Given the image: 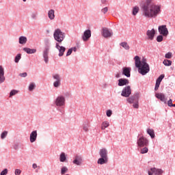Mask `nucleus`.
<instances>
[{"mask_svg": "<svg viewBox=\"0 0 175 175\" xmlns=\"http://www.w3.org/2000/svg\"><path fill=\"white\" fill-rule=\"evenodd\" d=\"M141 9L143 16L146 18H155L161 13V6L154 3V0H146Z\"/></svg>", "mask_w": 175, "mask_h": 175, "instance_id": "f257e3e1", "label": "nucleus"}, {"mask_svg": "<svg viewBox=\"0 0 175 175\" xmlns=\"http://www.w3.org/2000/svg\"><path fill=\"white\" fill-rule=\"evenodd\" d=\"M134 59L135 66L138 68V72L142 75V76L147 75V73L150 72V66L147 64V59H146V58L143 57L142 60H140V57L137 55L134 57Z\"/></svg>", "mask_w": 175, "mask_h": 175, "instance_id": "f03ea898", "label": "nucleus"}, {"mask_svg": "<svg viewBox=\"0 0 175 175\" xmlns=\"http://www.w3.org/2000/svg\"><path fill=\"white\" fill-rule=\"evenodd\" d=\"M53 38L58 43H62L65 39V33L61 31V29H57L55 30L53 33Z\"/></svg>", "mask_w": 175, "mask_h": 175, "instance_id": "7ed1b4c3", "label": "nucleus"}, {"mask_svg": "<svg viewBox=\"0 0 175 175\" xmlns=\"http://www.w3.org/2000/svg\"><path fill=\"white\" fill-rule=\"evenodd\" d=\"M137 144L138 147H147L148 146V139L142 136L137 139Z\"/></svg>", "mask_w": 175, "mask_h": 175, "instance_id": "20e7f679", "label": "nucleus"}, {"mask_svg": "<svg viewBox=\"0 0 175 175\" xmlns=\"http://www.w3.org/2000/svg\"><path fill=\"white\" fill-rule=\"evenodd\" d=\"M158 29L160 35L165 37L169 35V30L167 29V27H166V25L159 26Z\"/></svg>", "mask_w": 175, "mask_h": 175, "instance_id": "39448f33", "label": "nucleus"}, {"mask_svg": "<svg viewBox=\"0 0 175 175\" xmlns=\"http://www.w3.org/2000/svg\"><path fill=\"white\" fill-rule=\"evenodd\" d=\"M132 94V90L131 89V86H126L122 91L121 95L122 96H124L125 98H129Z\"/></svg>", "mask_w": 175, "mask_h": 175, "instance_id": "423d86ee", "label": "nucleus"}, {"mask_svg": "<svg viewBox=\"0 0 175 175\" xmlns=\"http://www.w3.org/2000/svg\"><path fill=\"white\" fill-rule=\"evenodd\" d=\"M148 175H161L163 173V170L161 169H157L155 167L150 168V170L148 171Z\"/></svg>", "mask_w": 175, "mask_h": 175, "instance_id": "0eeeda50", "label": "nucleus"}, {"mask_svg": "<svg viewBox=\"0 0 175 175\" xmlns=\"http://www.w3.org/2000/svg\"><path fill=\"white\" fill-rule=\"evenodd\" d=\"M53 77L55 80H56L53 83L54 87H55V88L59 87V85H61V77H59V75L55 74V75H53Z\"/></svg>", "mask_w": 175, "mask_h": 175, "instance_id": "6e6552de", "label": "nucleus"}, {"mask_svg": "<svg viewBox=\"0 0 175 175\" xmlns=\"http://www.w3.org/2000/svg\"><path fill=\"white\" fill-rule=\"evenodd\" d=\"M56 106H64L65 105V97L60 96H58L55 100Z\"/></svg>", "mask_w": 175, "mask_h": 175, "instance_id": "1a4fd4ad", "label": "nucleus"}, {"mask_svg": "<svg viewBox=\"0 0 175 175\" xmlns=\"http://www.w3.org/2000/svg\"><path fill=\"white\" fill-rule=\"evenodd\" d=\"M90 38H91V30H85L82 36L83 42H88Z\"/></svg>", "mask_w": 175, "mask_h": 175, "instance_id": "9d476101", "label": "nucleus"}, {"mask_svg": "<svg viewBox=\"0 0 175 175\" xmlns=\"http://www.w3.org/2000/svg\"><path fill=\"white\" fill-rule=\"evenodd\" d=\"M164 77H165V75H161L157 79L156 85H155V87H154V91H158V89L159 88V85H161V82L162 81V80H163Z\"/></svg>", "mask_w": 175, "mask_h": 175, "instance_id": "9b49d317", "label": "nucleus"}, {"mask_svg": "<svg viewBox=\"0 0 175 175\" xmlns=\"http://www.w3.org/2000/svg\"><path fill=\"white\" fill-rule=\"evenodd\" d=\"M55 47L59 50V57H62V55H64V53H65V50H66V48L59 46V43H56Z\"/></svg>", "mask_w": 175, "mask_h": 175, "instance_id": "f8f14e48", "label": "nucleus"}, {"mask_svg": "<svg viewBox=\"0 0 175 175\" xmlns=\"http://www.w3.org/2000/svg\"><path fill=\"white\" fill-rule=\"evenodd\" d=\"M146 35L150 40H154V37L155 36V29H152L151 30H148L146 31Z\"/></svg>", "mask_w": 175, "mask_h": 175, "instance_id": "ddd939ff", "label": "nucleus"}, {"mask_svg": "<svg viewBox=\"0 0 175 175\" xmlns=\"http://www.w3.org/2000/svg\"><path fill=\"white\" fill-rule=\"evenodd\" d=\"M72 163L75 165H77L78 166H79L80 165H81V163H83V158L81 156L77 155L75 156V158Z\"/></svg>", "mask_w": 175, "mask_h": 175, "instance_id": "4468645a", "label": "nucleus"}, {"mask_svg": "<svg viewBox=\"0 0 175 175\" xmlns=\"http://www.w3.org/2000/svg\"><path fill=\"white\" fill-rule=\"evenodd\" d=\"M111 35H113V33H111L109 29L104 28L103 29V36H104V38H110Z\"/></svg>", "mask_w": 175, "mask_h": 175, "instance_id": "2eb2a0df", "label": "nucleus"}, {"mask_svg": "<svg viewBox=\"0 0 175 175\" xmlns=\"http://www.w3.org/2000/svg\"><path fill=\"white\" fill-rule=\"evenodd\" d=\"M38 137V131H33L30 134V142L34 143V142H36V138Z\"/></svg>", "mask_w": 175, "mask_h": 175, "instance_id": "dca6fc26", "label": "nucleus"}, {"mask_svg": "<svg viewBox=\"0 0 175 175\" xmlns=\"http://www.w3.org/2000/svg\"><path fill=\"white\" fill-rule=\"evenodd\" d=\"M5 81V71L3 68L0 66V84H2Z\"/></svg>", "mask_w": 175, "mask_h": 175, "instance_id": "f3484780", "label": "nucleus"}, {"mask_svg": "<svg viewBox=\"0 0 175 175\" xmlns=\"http://www.w3.org/2000/svg\"><path fill=\"white\" fill-rule=\"evenodd\" d=\"M128 84H129V81L126 79H120L118 80L119 87H122V86L126 85Z\"/></svg>", "mask_w": 175, "mask_h": 175, "instance_id": "a211bd4d", "label": "nucleus"}, {"mask_svg": "<svg viewBox=\"0 0 175 175\" xmlns=\"http://www.w3.org/2000/svg\"><path fill=\"white\" fill-rule=\"evenodd\" d=\"M156 98L157 99H160L161 102H164V103H166V97L165 96V94L162 93H157L155 94Z\"/></svg>", "mask_w": 175, "mask_h": 175, "instance_id": "6ab92c4d", "label": "nucleus"}, {"mask_svg": "<svg viewBox=\"0 0 175 175\" xmlns=\"http://www.w3.org/2000/svg\"><path fill=\"white\" fill-rule=\"evenodd\" d=\"M122 70V75L126 77H131V68L124 67Z\"/></svg>", "mask_w": 175, "mask_h": 175, "instance_id": "aec40b11", "label": "nucleus"}, {"mask_svg": "<svg viewBox=\"0 0 175 175\" xmlns=\"http://www.w3.org/2000/svg\"><path fill=\"white\" fill-rule=\"evenodd\" d=\"M107 162H109V158L100 157L98 159L97 163H98V165H105L107 163Z\"/></svg>", "mask_w": 175, "mask_h": 175, "instance_id": "412c9836", "label": "nucleus"}, {"mask_svg": "<svg viewBox=\"0 0 175 175\" xmlns=\"http://www.w3.org/2000/svg\"><path fill=\"white\" fill-rule=\"evenodd\" d=\"M100 157L101 158H109L107 157V150L106 148H103L99 152Z\"/></svg>", "mask_w": 175, "mask_h": 175, "instance_id": "4be33fe9", "label": "nucleus"}, {"mask_svg": "<svg viewBox=\"0 0 175 175\" xmlns=\"http://www.w3.org/2000/svg\"><path fill=\"white\" fill-rule=\"evenodd\" d=\"M48 17L51 20H54V18H55V12L54 11V10H50L48 12Z\"/></svg>", "mask_w": 175, "mask_h": 175, "instance_id": "5701e85b", "label": "nucleus"}, {"mask_svg": "<svg viewBox=\"0 0 175 175\" xmlns=\"http://www.w3.org/2000/svg\"><path fill=\"white\" fill-rule=\"evenodd\" d=\"M23 51L27 53V54H35V53H36V49H29V48H23Z\"/></svg>", "mask_w": 175, "mask_h": 175, "instance_id": "b1692460", "label": "nucleus"}, {"mask_svg": "<svg viewBox=\"0 0 175 175\" xmlns=\"http://www.w3.org/2000/svg\"><path fill=\"white\" fill-rule=\"evenodd\" d=\"M43 57L44 62L47 64V62H49V49H46L44 51Z\"/></svg>", "mask_w": 175, "mask_h": 175, "instance_id": "393cba45", "label": "nucleus"}, {"mask_svg": "<svg viewBox=\"0 0 175 175\" xmlns=\"http://www.w3.org/2000/svg\"><path fill=\"white\" fill-rule=\"evenodd\" d=\"M147 133L150 136L151 139H154V137H155V132L153 129H148L147 130Z\"/></svg>", "mask_w": 175, "mask_h": 175, "instance_id": "a878e982", "label": "nucleus"}, {"mask_svg": "<svg viewBox=\"0 0 175 175\" xmlns=\"http://www.w3.org/2000/svg\"><path fill=\"white\" fill-rule=\"evenodd\" d=\"M27 40H28L27 39V37L21 36L19 38V43H20V44H25V43H27Z\"/></svg>", "mask_w": 175, "mask_h": 175, "instance_id": "bb28decb", "label": "nucleus"}, {"mask_svg": "<svg viewBox=\"0 0 175 175\" xmlns=\"http://www.w3.org/2000/svg\"><path fill=\"white\" fill-rule=\"evenodd\" d=\"M110 123L109 122H103L101 124V129L104 131V129H106L108 126H109Z\"/></svg>", "mask_w": 175, "mask_h": 175, "instance_id": "cd10ccee", "label": "nucleus"}, {"mask_svg": "<svg viewBox=\"0 0 175 175\" xmlns=\"http://www.w3.org/2000/svg\"><path fill=\"white\" fill-rule=\"evenodd\" d=\"M60 162H65L66 161V156L64 152H62L59 157Z\"/></svg>", "mask_w": 175, "mask_h": 175, "instance_id": "c85d7f7f", "label": "nucleus"}, {"mask_svg": "<svg viewBox=\"0 0 175 175\" xmlns=\"http://www.w3.org/2000/svg\"><path fill=\"white\" fill-rule=\"evenodd\" d=\"M120 46H122L123 49H125V50H129V45L128 44L127 42H123L120 43Z\"/></svg>", "mask_w": 175, "mask_h": 175, "instance_id": "c756f323", "label": "nucleus"}, {"mask_svg": "<svg viewBox=\"0 0 175 175\" xmlns=\"http://www.w3.org/2000/svg\"><path fill=\"white\" fill-rule=\"evenodd\" d=\"M163 63L165 66H170L172 65V61L168 59H165Z\"/></svg>", "mask_w": 175, "mask_h": 175, "instance_id": "7c9ffc66", "label": "nucleus"}, {"mask_svg": "<svg viewBox=\"0 0 175 175\" xmlns=\"http://www.w3.org/2000/svg\"><path fill=\"white\" fill-rule=\"evenodd\" d=\"M139 7L135 6L133 10V16H136L137 13H139Z\"/></svg>", "mask_w": 175, "mask_h": 175, "instance_id": "2f4dec72", "label": "nucleus"}, {"mask_svg": "<svg viewBox=\"0 0 175 175\" xmlns=\"http://www.w3.org/2000/svg\"><path fill=\"white\" fill-rule=\"evenodd\" d=\"M16 94H18V91H17L16 90H12L10 92V97L14 96V95H16Z\"/></svg>", "mask_w": 175, "mask_h": 175, "instance_id": "473e14b6", "label": "nucleus"}, {"mask_svg": "<svg viewBox=\"0 0 175 175\" xmlns=\"http://www.w3.org/2000/svg\"><path fill=\"white\" fill-rule=\"evenodd\" d=\"M20 59H21V54H18L15 57V59H14L16 64H18V61H20Z\"/></svg>", "mask_w": 175, "mask_h": 175, "instance_id": "72a5a7b5", "label": "nucleus"}, {"mask_svg": "<svg viewBox=\"0 0 175 175\" xmlns=\"http://www.w3.org/2000/svg\"><path fill=\"white\" fill-rule=\"evenodd\" d=\"M127 102H129V103H133V102H135V96H132L127 98Z\"/></svg>", "mask_w": 175, "mask_h": 175, "instance_id": "f704fd0d", "label": "nucleus"}, {"mask_svg": "<svg viewBox=\"0 0 175 175\" xmlns=\"http://www.w3.org/2000/svg\"><path fill=\"white\" fill-rule=\"evenodd\" d=\"M140 152L142 154H147V152H148V148L147 147L143 148L142 149H141Z\"/></svg>", "mask_w": 175, "mask_h": 175, "instance_id": "c9c22d12", "label": "nucleus"}, {"mask_svg": "<svg viewBox=\"0 0 175 175\" xmlns=\"http://www.w3.org/2000/svg\"><path fill=\"white\" fill-rule=\"evenodd\" d=\"M162 40H163V36L162 35L158 36L157 38V41L159 42H162Z\"/></svg>", "mask_w": 175, "mask_h": 175, "instance_id": "e433bc0d", "label": "nucleus"}, {"mask_svg": "<svg viewBox=\"0 0 175 175\" xmlns=\"http://www.w3.org/2000/svg\"><path fill=\"white\" fill-rule=\"evenodd\" d=\"M167 105L170 107H174V105H173V100H172V99L168 100Z\"/></svg>", "mask_w": 175, "mask_h": 175, "instance_id": "4c0bfd02", "label": "nucleus"}, {"mask_svg": "<svg viewBox=\"0 0 175 175\" xmlns=\"http://www.w3.org/2000/svg\"><path fill=\"white\" fill-rule=\"evenodd\" d=\"M66 172H68V167H63L62 168L61 174H65V173H66Z\"/></svg>", "mask_w": 175, "mask_h": 175, "instance_id": "58836bf2", "label": "nucleus"}, {"mask_svg": "<svg viewBox=\"0 0 175 175\" xmlns=\"http://www.w3.org/2000/svg\"><path fill=\"white\" fill-rule=\"evenodd\" d=\"M172 53L168 52L167 53L165 54V57L168 59H170V58H172Z\"/></svg>", "mask_w": 175, "mask_h": 175, "instance_id": "ea45409f", "label": "nucleus"}, {"mask_svg": "<svg viewBox=\"0 0 175 175\" xmlns=\"http://www.w3.org/2000/svg\"><path fill=\"white\" fill-rule=\"evenodd\" d=\"M29 91H33V90H35V84L33 83L29 85Z\"/></svg>", "mask_w": 175, "mask_h": 175, "instance_id": "a19ab883", "label": "nucleus"}, {"mask_svg": "<svg viewBox=\"0 0 175 175\" xmlns=\"http://www.w3.org/2000/svg\"><path fill=\"white\" fill-rule=\"evenodd\" d=\"M8 136V131H3L1 133V139H5V137H6Z\"/></svg>", "mask_w": 175, "mask_h": 175, "instance_id": "79ce46f5", "label": "nucleus"}, {"mask_svg": "<svg viewBox=\"0 0 175 175\" xmlns=\"http://www.w3.org/2000/svg\"><path fill=\"white\" fill-rule=\"evenodd\" d=\"M108 11L109 8L107 7H105L101 10L102 13H103L104 14H106V13H107Z\"/></svg>", "mask_w": 175, "mask_h": 175, "instance_id": "37998d69", "label": "nucleus"}, {"mask_svg": "<svg viewBox=\"0 0 175 175\" xmlns=\"http://www.w3.org/2000/svg\"><path fill=\"white\" fill-rule=\"evenodd\" d=\"M8 174V169H4L0 174V175H6Z\"/></svg>", "mask_w": 175, "mask_h": 175, "instance_id": "c03bdc74", "label": "nucleus"}, {"mask_svg": "<svg viewBox=\"0 0 175 175\" xmlns=\"http://www.w3.org/2000/svg\"><path fill=\"white\" fill-rule=\"evenodd\" d=\"M111 114H113V112L111 111V110H107V117H111Z\"/></svg>", "mask_w": 175, "mask_h": 175, "instance_id": "a18cd8bd", "label": "nucleus"}, {"mask_svg": "<svg viewBox=\"0 0 175 175\" xmlns=\"http://www.w3.org/2000/svg\"><path fill=\"white\" fill-rule=\"evenodd\" d=\"M72 51H73V49H68V51L66 53V57H69V55H70V54H72Z\"/></svg>", "mask_w": 175, "mask_h": 175, "instance_id": "49530a36", "label": "nucleus"}, {"mask_svg": "<svg viewBox=\"0 0 175 175\" xmlns=\"http://www.w3.org/2000/svg\"><path fill=\"white\" fill-rule=\"evenodd\" d=\"M15 174L16 175L21 174V170H18V169L15 170Z\"/></svg>", "mask_w": 175, "mask_h": 175, "instance_id": "de8ad7c7", "label": "nucleus"}, {"mask_svg": "<svg viewBox=\"0 0 175 175\" xmlns=\"http://www.w3.org/2000/svg\"><path fill=\"white\" fill-rule=\"evenodd\" d=\"M19 76L21 77H27V72H23V73L19 74Z\"/></svg>", "mask_w": 175, "mask_h": 175, "instance_id": "09e8293b", "label": "nucleus"}, {"mask_svg": "<svg viewBox=\"0 0 175 175\" xmlns=\"http://www.w3.org/2000/svg\"><path fill=\"white\" fill-rule=\"evenodd\" d=\"M83 131H85V132H88V125L85 124L83 126Z\"/></svg>", "mask_w": 175, "mask_h": 175, "instance_id": "8fccbe9b", "label": "nucleus"}, {"mask_svg": "<svg viewBox=\"0 0 175 175\" xmlns=\"http://www.w3.org/2000/svg\"><path fill=\"white\" fill-rule=\"evenodd\" d=\"M133 108L134 109H139V103H136L135 104H133Z\"/></svg>", "mask_w": 175, "mask_h": 175, "instance_id": "3c124183", "label": "nucleus"}, {"mask_svg": "<svg viewBox=\"0 0 175 175\" xmlns=\"http://www.w3.org/2000/svg\"><path fill=\"white\" fill-rule=\"evenodd\" d=\"M32 167L33 169H36V167H38V165H36V163H33Z\"/></svg>", "mask_w": 175, "mask_h": 175, "instance_id": "603ef678", "label": "nucleus"}, {"mask_svg": "<svg viewBox=\"0 0 175 175\" xmlns=\"http://www.w3.org/2000/svg\"><path fill=\"white\" fill-rule=\"evenodd\" d=\"M31 18H33V19L36 18V14H33L31 15Z\"/></svg>", "mask_w": 175, "mask_h": 175, "instance_id": "864d4df0", "label": "nucleus"}, {"mask_svg": "<svg viewBox=\"0 0 175 175\" xmlns=\"http://www.w3.org/2000/svg\"><path fill=\"white\" fill-rule=\"evenodd\" d=\"M116 77L118 79L120 77V74L116 75Z\"/></svg>", "mask_w": 175, "mask_h": 175, "instance_id": "5fc2aeb1", "label": "nucleus"}, {"mask_svg": "<svg viewBox=\"0 0 175 175\" xmlns=\"http://www.w3.org/2000/svg\"><path fill=\"white\" fill-rule=\"evenodd\" d=\"M72 50H74V51H76V48H73Z\"/></svg>", "mask_w": 175, "mask_h": 175, "instance_id": "6e6d98bb", "label": "nucleus"}, {"mask_svg": "<svg viewBox=\"0 0 175 175\" xmlns=\"http://www.w3.org/2000/svg\"><path fill=\"white\" fill-rule=\"evenodd\" d=\"M23 2H27V0H23Z\"/></svg>", "mask_w": 175, "mask_h": 175, "instance_id": "4d7b16f0", "label": "nucleus"}, {"mask_svg": "<svg viewBox=\"0 0 175 175\" xmlns=\"http://www.w3.org/2000/svg\"><path fill=\"white\" fill-rule=\"evenodd\" d=\"M174 107H175V104H174Z\"/></svg>", "mask_w": 175, "mask_h": 175, "instance_id": "13d9d810", "label": "nucleus"}]
</instances>
